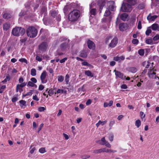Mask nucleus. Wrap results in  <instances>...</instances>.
<instances>
[{
    "instance_id": "1",
    "label": "nucleus",
    "mask_w": 159,
    "mask_h": 159,
    "mask_svg": "<svg viewBox=\"0 0 159 159\" xmlns=\"http://www.w3.org/2000/svg\"><path fill=\"white\" fill-rule=\"evenodd\" d=\"M80 16V11L77 10H74L71 11L68 15V19L71 22L77 21Z\"/></svg>"
},
{
    "instance_id": "2",
    "label": "nucleus",
    "mask_w": 159,
    "mask_h": 159,
    "mask_svg": "<svg viewBox=\"0 0 159 159\" xmlns=\"http://www.w3.org/2000/svg\"><path fill=\"white\" fill-rule=\"evenodd\" d=\"M25 32V29L23 28L17 27L13 28L12 31V34L14 36H18L23 35Z\"/></svg>"
},
{
    "instance_id": "3",
    "label": "nucleus",
    "mask_w": 159,
    "mask_h": 159,
    "mask_svg": "<svg viewBox=\"0 0 159 159\" xmlns=\"http://www.w3.org/2000/svg\"><path fill=\"white\" fill-rule=\"evenodd\" d=\"M26 33L28 37L30 38H34L37 35V30L34 27L30 26L27 29Z\"/></svg>"
},
{
    "instance_id": "4",
    "label": "nucleus",
    "mask_w": 159,
    "mask_h": 159,
    "mask_svg": "<svg viewBox=\"0 0 159 159\" xmlns=\"http://www.w3.org/2000/svg\"><path fill=\"white\" fill-rule=\"evenodd\" d=\"M132 10L131 5L128 3H123L121 8V11L122 12H130Z\"/></svg>"
},
{
    "instance_id": "5",
    "label": "nucleus",
    "mask_w": 159,
    "mask_h": 159,
    "mask_svg": "<svg viewBox=\"0 0 159 159\" xmlns=\"http://www.w3.org/2000/svg\"><path fill=\"white\" fill-rule=\"evenodd\" d=\"M155 71H156V70L154 69V68L149 70L148 73V77L151 79H156L157 78L159 79V77L157 76L156 75Z\"/></svg>"
},
{
    "instance_id": "6",
    "label": "nucleus",
    "mask_w": 159,
    "mask_h": 159,
    "mask_svg": "<svg viewBox=\"0 0 159 159\" xmlns=\"http://www.w3.org/2000/svg\"><path fill=\"white\" fill-rule=\"evenodd\" d=\"M48 47L47 43L45 42L42 43L39 46V49L42 52H44L46 51Z\"/></svg>"
},
{
    "instance_id": "7",
    "label": "nucleus",
    "mask_w": 159,
    "mask_h": 159,
    "mask_svg": "<svg viewBox=\"0 0 159 159\" xmlns=\"http://www.w3.org/2000/svg\"><path fill=\"white\" fill-rule=\"evenodd\" d=\"M47 72L45 71H44L41 73L40 76V78L41 81V83L42 84H45L47 83V80L46 79L47 76Z\"/></svg>"
},
{
    "instance_id": "8",
    "label": "nucleus",
    "mask_w": 159,
    "mask_h": 159,
    "mask_svg": "<svg viewBox=\"0 0 159 159\" xmlns=\"http://www.w3.org/2000/svg\"><path fill=\"white\" fill-rule=\"evenodd\" d=\"M114 72H115L116 79H117L118 78H120L122 80H124L125 79L126 76L120 72L116 71V70H114Z\"/></svg>"
},
{
    "instance_id": "9",
    "label": "nucleus",
    "mask_w": 159,
    "mask_h": 159,
    "mask_svg": "<svg viewBox=\"0 0 159 159\" xmlns=\"http://www.w3.org/2000/svg\"><path fill=\"white\" fill-rule=\"evenodd\" d=\"M118 39L117 37H114L111 40L110 43L109 44V46L111 48H113L115 47L117 44Z\"/></svg>"
},
{
    "instance_id": "10",
    "label": "nucleus",
    "mask_w": 159,
    "mask_h": 159,
    "mask_svg": "<svg viewBox=\"0 0 159 159\" xmlns=\"http://www.w3.org/2000/svg\"><path fill=\"white\" fill-rule=\"evenodd\" d=\"M70 46V44L68 43V42H65L61 45L60 47L62 50H64L69 49Z\"/></svg>"
},
{
    "instance_id": "11",
    "label": "nucleus",
    "mask_w": 159,
    "mask_h": 159,
    "mask_svg": "<svg viewBox=\"0 0 159 159\" xmlns=\"http://www.w3.org/2000/svg\"><path fill=\"white\" fill-rule=\"evenodd\" d=\"M88 47L91 49H94L95 47L94 43L90 40H88L87 42Z\"/></svg>"
},
{
    "instance_id": "12",
    "label": "nucleus",
    "mask_w": 159,
    "mask_h": 159,
    "mask_svg": "<svg viewBox=\"0 0 159 159\" xmlns=\"http://www.w3.org/2000/svg\"><path fill=\"white\" fill-rule=\"evenodd\" d=\"M107 5L111 11H113L115 9V7L114 2L112 1H110L107 3Z\"/></svg>"
},
{
    "instance_id": "13",
    "label": "nucleus",
    "mask_w": 159,
    "mask_h": 159,
    "mask_svg": "<svg viewBox=\"0 0 159 159\" xmlns=\"http://www.w3.org/2000/svg\"><path fill=\"white\" fill-rule=\"evenodd\" d=\"M128 27V25L125 23L120 24L119 25V28L120 31H124L126 30Z\"/></svg>"
},
{
    "instance_id": "14",
    "label": "nucleus",
    "mask_w": 159,
    "mask_h": 159,
    "mask_svg": "<svg viewBox=\"0 0 159 159\" xmlns=\"http://www.w3.org/2000/svg\"><path fill=\"white\" fill-rule=\"evenodd\" d=\"M105 3L106 2L105 1L102 0H99L98 1V4L99 6V9L100 12H101V11L102 10L103 7L105 6Z\"/></svg>"
},
{
    "instance_id": "15",
    "label": "nucleus",
    "mask_w": 159,
    "mask_h": 159,
    "mask_svg": "<svg viewBox=\"0 0 159 159\" xmlns=\"http://www.w3.org/2000/svg\"><path fill=\"white\" fill-rule=\"evenodd\" d=\"M157 15L151 16V14H149L147 16V19L149 21H154L157 18Z\"/></svg>"
},
{
    "instance_id": "16",
    "label": "nucleus",
    "mask_w": 159,
    "mask_h": 159,
    "mask_svg": "<svg viewBox=\"0 0 159 159\" xmlns=\"http://www.w3.org/2000/svg\"><path fill=\"white\" fill-rule=\"evenodd\" d=\"M152 30H158L159 31V25L156 23L153 24L151 26L149 27Z\"/></svg>"
},
{
    "instance_id": "17",
    "label": "nucleus",
    "mask_w": 159,
    "mask_h": 159,
    "mask_svg": "<svg viewBox=\"0 0 159 159\" xmlns=\"http://www.w3.org/2000/svg\"><path fill=\"white\" fill-rule=\"evenodd\" d=\"M125 58V57L123 56H116L114 57L113 59L116 61L120 62L124 60Z\"/></svg>"
},
{
    "instance_id": "18",
    "label": "nucleus",
    "mask_w": 159,
    "mask_h": 159,
    "mask_svg": "<svg viewBox=\"0 0 159 159\" xmlns=\"http://www.w3.org/2000/svg\"><path fill=\"white\" fill-rule=\"evenodd\" d=\"M128 15L127 14L125 13H124L120 16V19L123 21H126L127 20H128Z\"/></svg>"
},
{
    "instance_id": "19",
    "label": "nucleus",
    "mask_w": 159,
    "mask_h": 159,
    "mask_svg": "<svg viewBox=\"0 0 159 159\" xmlns=\"http://www.w3.org/2000/svg\"><path fill=\"white\" fill-rule=\"evenodd\" d=\"M143 66L147 68H150L152 66L151 63L148 61L143 62Z\"/></svg>"
},
{
    "instance_id": "20",
    "label": "nucleus",
    "mask_w": 159,
    "mask_h": 159,
    "mask_svg": "<svg viewBox=\"0 0 159 159\" xmlns=\"http://www.w3.org/2000/svg\"><path fill=\"white\" fill-rule=\"evenodd\" d=\"M3 29L4 30H7L10 27V24L9 23L6 22L3 25Z\"/></svg>"
},
{
    "instance_id": "21",
    "label": "nucleus",
    "mask_w": 159,
    "mask_h": 159,
    "mask_svg": "<svg viewBox=\"0 0 159 159\" xmlns=\"http://www.w3.org/2000/svg\"><path fill=\"white\" fill-rule=\"evenodd\" d=\"M102 152H106L107 153L109 152H116V150H113L111 149H107L106 148H102Z\"/></svg>"
},
{
    "instance_id": "22",
    "label": "nucleus",
    "mask_w": 159,
    "mask_h": 159,
    "mask_svg": "<svg viewBox=\"0 0 159 159\" xmlns=\"http://www.w3.org/2000/svg\"><path fill=\"white\" fill-rule=\"evenodd\" d=\"M113 104V102L112 101H110L109 103H108L107 102H104L103 103V106L104 107H111L112 106Z\"/></svg>"
},
{
    "instance_id": "23",
    "label": "nucleus",
    "mask_w": 159,
    "mask_h": 159,
    "mask_svg": "<svg viewBox=\"0 0 159 159\" xmlns=\"http://www.w3.org/2000/svg\"><path fill=\"white\" fill-rule=\"evenodd\" d=\"M20 105L21 108H25L24 106H26V102L25 101L23 100H21L19 101Z\"/></svg>"
},
{
    "instance_id": "24",
    "label": "nucleus",
    "mask_w": 159,
    "mask_h": 159,
    "mask_svg": "<svg viewBox=\"0 0 159 159\" xmlns=\"http://www.w3.org/2000/svg\"><path fill=\"white\" fill-rule=\"evenodd\" d=\"M85 74L87 76L93 77V75L92 72L89 70H86L85 71Z\"/></svg>"
},
{
    "instance_id": "25",
    "label": "nucleus",
    "mask_w": 159,
    "mask_h": 159,
    "mask_svg": "<svg viewBox=\"0 0 159 159\" xmlns=\"http://www.w3.org/2000/svg\"><path fill=\"white\" fill-rule=\"evenodd\" d=\"M100 143L102 145H105L106 147L108 148H110L111 147L110 144L107 141H106L105 143Z\"/></svg>"
},
{
    "instance_id": "26",
    "label": "nucleus",
    "mask_w": 159,
    "mask_h": 159,
    "mask_svg": "<svg viewBox=\"0 0 159 159\" xmlns=\"http://www.w3.org/2000/svg\"><path fill=\"white\" fill-rule=\"evenodd\" d=\"M27 86H30L32 87H35L36 88L37 87V86L34 84L31 81H29L28 82L27 84Z\"/></svg>"
},
{
    "instance_id": "27",
    "label": "nucleus",
    "mask_w": 159,
    "mask_h": 159,
    "mask_svg": "<svg viewBox=\"0 0 159 159\" xmlns=\"http://www.w3.org/2000/svg\"><path fill=\"white\" fill-rule=\"evenodd\" d=\"M48 93L49 95L50 96H51L52 95H53L54 93L56 94V92H54V90L52 89H50L49 91H48Z\"/></svg>"
},
{
    "instance_id": "28",
    "label": "nucleus",
    "mask_w": 159,
    "mask_h": 159,
    "mask_svg": "<svg viewBox=\"0 0 159 159\" xmlns=\"http://www.w3.org/2000/svg\"><path fill=\"white\" fill-rule=\"evenodd\" d=\"M16 92H19L21 93L22 91V89L21 87H20L19 84H18L16 85Z\"/></svg>"
},
{
    "instance_id": "29",
    "label": "nucleus",
    "mask_w": 159,
    "mask_h": 159,
    "mask_svg": "<svg viewBox=\"0 0 159 159\" xmlns=\"http://www.w3.org/2000/svg\"><path fill=\"white\" fill-rule=\"evenodd\" d=\"M129 71L132 73H135L137 71V69L134 67H130L129 68Z\"/></svg>"
},
{
    "instance_id": "30",
    "label": "nucleus",
    "mask_w": 159,
    "mask_h": 159,
    "mask_svg": "<svg viewBox=\"0 0 159 159\" xmlns=\"http://www.w3.org/2000/svg\"><path fill=\"white\" fill-rule=\"evenodd\" d=\"M80 56L83 57H87V52L85 51H83L81 52Z\"/></svg>"
},
{
    "instance_id": "31",
    "label": "nucleus",
    "mask_w": 159,
    "mask_h": 159,
    "mask_svg": "<svg viewBox=\"0 0 159 159\" xmlns=\"http://www.w3.org/2000/svg\"><path fill=\"white\" fill-rule=\"evenodd\" d=\"M11 17V15L9 13H6L4 14L3 15V17L5 19H8Z\"/></svg>"
},
{
    "instance_id": "32",
    "label": "nucleus",
    "mask_w": 159,
    "mask_h": 159,
    "mask_svg": "<svg viewBox=\"0 0 159 159\" xmlns=\"http://www.w3.org/2000/svg\"><path fill=\"white\" fill-rule=\"evenodd\" d=\"M127 2L132 5H134L136 3V0H127Z\"/></svg>"
},
{
    "instance_id": "33",
    "label": "nucleus",
    "mask_w": 159,
    "mask_h": 159,
    "mask_svg": "<svg viewBox=\"0 0 159 159\" xmlns=\"http://www.w3.org/2000/svg\"><path fill=\"white\" fill-rule=\"evenodd\" d=\"M146 43L148 44H153V40L152 39L150 38L146 40Z\"/></svg>"
},
{
    "instance_id": "34",
    "label": "nucleus",
    "mask_w": 159,
    "mask_h": 159,
    "mask_svg": "<svg viewBox=\"0 0 159 159\" xmlns=\"http://www.w3.org/2000/svg\"><path fill=\"white\" fill-rule=\"evenodd\" d=\"M31 75L32 76H35L36 75V70L33 68L31 70Z\"/></svg>"
},
{
    "instance_id": "35",
    "label": "nucleus",
    "mask_w": 159,
    "mask_h": 159,
    "mask_svg": "<svg viewBox=\"0 0 159 159\" xmlns=\"http://www.w3.org/2000/svg\"><path fill=\"white\" fill-rule=\"evenodd\" d=\"M141 124V121L140 120H138L135 121V125L137 128H139Z\"/></svg>"
},
{
    "instance_id": "36",
    "label": "nucleus",
    "mask_w": 159,
    "mask_h": 159,
    "mask_svg": "<svg viewBox=\"0 0 159 159\" xmlns=\"http://www.w3.org/2000/svg\"><path fill=\"white\" fill-rule=\"evenodd\" d=\"M149 27H148L146 31L145 34L147 36L149 35L152 32V30Z\"/></svg>"
},
{
    "instance_id": "37",
    "label": "nucleus",
    "mask_w": 159,
    "mask_h": 159,
    "mask_svg": "<svg viewBox=\"0 0 159 159\" xmlns=\"http://www.w3.org/2000/svg\"><path fill=\"white\" fill-rule=\"evenodd\" d=\"M102 152V148H100L99 149L94 150L93 152V153L96 154Z\"/></svg>"
},
{
    "instance_id": "38",
    "label": "nucleus",
    "mask_w": 159,
    "mask_h": 159,
    "mask_svg": "<svg viewBox=\"0 0 159 159\" xmlns=\"http://www.w3.org/2000/svg\"><path fill=\"white\" fill-rule=\"evenodd\" d=\"M110 13L111 12L109 10L107 9L104 14V16H107L110 14Z\"/></svg>"
},
{
    "instance_id": "39",
    "label": "nucleus",
    "mask_w": 159,
    "mask_h": 159,
    "mask_svg": "<svg viewBox=\"0 0 159 159\" xmlns=\"http://www.w3.org/2000/svg\"><path fill=\"white\" fill-rule=\"evenodd\" d=\"M39 152L41 153H43L46 152V151L45 148H42L39 149Z\"/></svg>"
},
{
    "instance_id": "40",
    "label": "nucleus",
    "mask_w": 159,
    "mask_h": 159,
    "mask_svg": "<svg viewBox=\"0 0 159 159\" xmlns=\"http://www.w3.org/2000/svg\"><path fill=\"white\" fill-rule=\"evenodd\" d=\"M10 79V77L9 75H8L6 77V78L2 81V82H6L8 81H9Z\"/></svg>"
},
{
    "instance_id": "41",
    "label": "nucleus",
    "mask_w": 159,
    "mask_h": 159,
    "mask_svg": "<svg viewBox=\"0 0 159 159\" xmlns=\"http://www.w3.org/2000/svg\"><path fill=\"white\" fill-rule=\"evenodd\" d=\"M69 8V7L68 5L65 6L64 8V12L65 13H66L68 10Z\"/></svg>"
},
{
    "instance_id": "42",
    "label": "nucleus",
    "mask_w": 159,
    "mask_h": 159,
    "mask_svg": "<svg viewBox=\"0 0 159 159\" xmlns=\"http://www.w3.org/2000/svg\"><path fill=\"white\" fill-rule=\"evenodd\" d=\"M64 77L63 76L61 75L58 76V81L60 82H62L64 80Z\"/></svg>"
},
{
    "instance_id": "43",
    "label": "nucleus",
    "mask_w": 159,
    "mask_h": 159,
    "mask_svg": "<svg viewBox=\"0 0 159 159\" xmlns=\"http://www.w3.org/2000/svg\"><path fill=\"white\" fill-rule=\"evenodd\" d=\"M90 156L89 155H84L81 156V157L83 159H86L90 157Z\"/></svg>"
},
{
    "instance_id": "44",
    "label": "nucleus",
    "mask_w": 159,
    "mask_h": 159,
    "mask_svg": "<svg viewBox=\"0 0 159 159\" xmlns=\"http://www.w3.org/2000/svg\"><path fill=\"white\" fill-rule=\"evenodd\" d=\"M19 61L22 62H25L26 64H27V60L26 59L24 58L20 59L19 60Z\"/></svg>"
},
{
    "instance_id": "45",
    "label": "nucleus",
    "mask_w": 159,
    "mask_h": 159,
    "mask_svg": "<svg viewBox=\"0 0 159 159\" xmlns=\"http://www.w3.org/2000/svg\"><path fill=\"white\" fill-rule=\"evenodd\" d=\"M115 123V121L114 120H112L110 121L109 124V126L110 127V129L112 127V126Z\"/></svg>"
},
{
    "instance_id": "46",
    "label": "nucleus",
    "mask_w": 159,
    "mask_h": 159,
    "mask_svg": "<svg viewBox=\"0 0 159 159\" xmlns=\"http://www.w3.org/2000/svg\"><path fill=\"white\" fill-rule=\"evenodd\" d=\"M153 40L157 41L159 39V34H157L153 38Z\"/></svg>"
},
{
    "instance_id": "47",
    "label": "nucleus",
    "mask_w": 159,
    "mask_h": 159,
    "mask_svg": "<svg viewBox=\"0 0 159 159\" xmlns=\"http://www.w3.org/2000/svg\"><path fill=\"white\" fill-rule=\"evenodd\" d=\"M139 54L141 56H143L144 53V50L143 49H140L138 51Z\"/></svg>"
},
{
    "instance_id": "48",
    "label": "nucleus",
    "mask_w": 159,
    "mask_h": 159,
    "mask_svg": "<svg viewBox=\"0 0 159 159\" xmlns=\"http://www.w3.org/2000/svg\"><path fill=\"white\" fill-rule=\"evenodd\" d=\"M96 10L95 9H92L90 11V12L91 15H95L96 14Z\"/></svg>"
},
{
    "instance_id": "49",
    "label": "nucleus",
    "mask_w": 159,
    "mask_h": 159,
    "mask_svg": "<svg viewBox=\"0 0 159 159\" xmlns=\"http://www.w3.org/2000/svg\"><path fill=\"white\" fill-rule=\"evenodd\" d=\"M6 87L5 85H3L0 88V93H2L3 92V90Z\"/></svg>"
},
{
    "instance_id": "50",
    "label": "nucleus",
    "mask_w": 159,
    "mask_h": 159,
    "mask_svg": "<svg viewBox=\"0 0 159 159\" xmlns=\"http://www.w3.org/2000/svg\"><path fill=\"white\" fill-rule=\"evenodd\" d=\"M45 110L46 108L44 107H41L38 108V111L40 112L43 111Z\"/></svg>"
},
{
    "instance_id": "51",
    "label": "nucleus",
    "mask_w": 159,
    "mask_h": 159,
    "mask_svg": "<svg viewBox=\"0 0 159 159\" xmlns=\"http://www.w3.org/2000/svg\"><path fill=\"white\" fill-rule=\"evenodd\" d=\"M57 15V13L55 11H52L51 12V15L53 17H55Z\"/></svg>"
},
{
    "instance_id": "52",
    "label": "nucleus",
    "mask_w": 159,
    "mask_h": 159,
    "mask_svg": "<svg viewBox=\"0 0 159 159\" xmlns=\"http://www.w3.org/2000/svg\"><path fill=\"white\" fill-rule=\"evenodd\" d=\"M113 137L114 136L113 134H110L109 136V140L111 142L113 140Z\"/></svg>"
},
{
    "instance_id": "53",
    "label": "nucleus",
    "mask_w": 159,
    "mask_h": 159,
    "mask_svg": "<svg viewBox=\"0 0 159 159\" xmlns=\"http://www.w3.org/2000/svg\"><path fill=\"white\" fill-rule=\"evenodd\" d=\"M138 28L139 29H141L142 28V23L141 21H139L138 22Z\"/></svg>"
},
{
    "instance_id": "54",
    "label": "nucleus",
    "mask_w": 159,
    "mask_h": 159,
    "mask_svg": "<svg viewBox=\"0 0 159 159\" xmlns=\"http://www.w3.org/2000/svg\"><path fill=\"white\" fill-rule=\"evenodd\" d=\"M132 42L134 44H138L139 42V40L136 39H133L132 41Z\"/></svg>"
},
{
    "instance_id": "55",
    "label": "nucleus",
    "mask_w": 159,
    "mask_h": 159,
    "mask_svg": "<svg viewBox=\"0 0 159 159\" xmlns=\"http://www.w3.org/2000/svg\"><path fill=\"white\" fill-rule=\"evenodd\" d=\"M36 60L39 61H42V58L40 56L37 55L36 57Z\"/></svg>"
},
{
    "instance_id": "56",
    "label": "nucleus",
    "mask_w": 159,
    "mask_h": 159,
    "mask_svg": "<svg viewBox=\"0 0 159 159\" xmlns=\"http://www.w3.org/2000/svg\"><path fill=\"white\" fill-rule=\"evenodd\" d=\"M26 14V12L24 11H22L19 13V16H24Z\"/></svg>"
},
{
    "instance_id": "57",
    "label": "nucleus",
    "mask_w": 159,
    "mask_h": 159,
    "mask_svg": "<svg viewBox=\"0 0 159 159\" xmlns=\"http://www.w3.org/2000/svg\"><path fill=\"white\" fill-rule=\"evenodd\" d=\"M44 86L42 84H40L39 86V90L40 91L42 90L44 88Z\"/></svg>"
},
{
    "instance_id": "58",
    "label": "nucleus",
    "mask_w": 159,
    "mask_h": 159,
    "mask_svg": "<svg viewBox=\"0 0 159 159\" xmlns=\"http://www.w3.org/2000/svg\"><path fill=\"white\" fill-rule=\"evenodd\" d=\"M140 115L142 119L144 118L145 116V114H144L143 112L142 111H140Z\"/></svg>"
},
{
    "instance_id": "59",
    "label": "nucleus",
    "mask_w": 159,
    "mask_h": 159,
    "mask_svg": "<svg viewBox=\"0 0 159 159\" xmlns=\"http://www.w3.org/2000/svg\"><path fill=\"white\" fill-rule=\"evenodd\" d=\"M30 80L31 82L33 83L34 84L36 83L37 82V80L35 78H32L30 79Z\"/></svg>"
},
{
    "instance_id": "60",
    "label": "nucleus",
    "mask_w": 159,
    "mask_h": 159,
    "mask_svg": "<svg viewBox=\"0 0 159 159\" xmlns=\"http://www.w3.org/2000/svg\"><path fill=\"white\" fill-rule=\"evenodd\" d=\"M67 57L64 58L63 59L60 60V62L61 63H64L66 60H67Z\"/></svg>"
},
{
    "instance_id": "61",
    "label": "nucleus",
    "mask_w": 159,
    "mask_h": 159,
    "mask_svg": "<svg viewBox=\"0 0 159 159\" xmlns=\"http://www.w3.org/2000/svg\"><path fill=\"white\" fill-rule=\"evenodd\" d=\"M107 122V121L105 120L104 121H102L101 120L99 121V123H100V125H104L105 124H106Z\"/></svg>"
},
{
    "instance_id": "62",
    "label": "nucleus",
    "mask_w": 159,
    "mask_h": 159,
    "mask_svg": "<svg viewBox=\"0 0 159 159\" xmlns=\"http://www.w3.org/2000/svg\"><path fill=\"white\" fill-rule=\"evenodd\" d=\"M64 92V90L62 89H58L57 91V93H60V94H62Z\"/></svg>"
},
{
    "instance_id": "63",
    "label": "nucleus",
    "mask_w": 159,
    "mask_h": 159,
    "mask_svg": "<svg viewBox=\"0 0 159 159\" xmlns=\"http://www.w3.org/2000/svg\"><path fill=\"white\" fill-rule=\"evenodd\" d=\"M26 83L25 82L21 83V84H19L20 86L22 88L25 87L26 85Z\"/></svg>"
},
{
    "instance_id": "64",
    "label": "nucleus",
    "mask_w": 159,
    "mask_h": 159,
    "mask_svg": "<svg viewBox=\"0 0 159 159\" xmlns=\"http://www.w3.org/2000/svg\"><path fill=\"white\" fill-rule=\"evenodd\" d=\"M82 65L83 66H89L90 64L86 61H84L82 63Z\"/></svg>"
}]
</instances>
